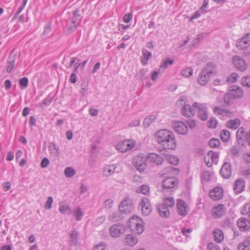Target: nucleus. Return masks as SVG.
<instances>
[{
  "label": "nucleus",
  "instance_id": "603ef678",
  "mask_svg": "<svg viewBox=\"0 0 250 250\" xmlns=\"http://www.w3.org/2000/svg\"><path fill=\"white\" fill-rule=\"evenodd\" d=\"M147 72V69H142L138 72V73L137 74V75L142 80H145L147 78V77L146 76V74Z\"/></svg>",
  "mask_w": 250,
  "mask_h": 250
},
{
  "label": "nucleus",
  "instance_id": "c85d7f7f",
  "mask_svg": "<svg viewBox=\"0 0 250 250\" xmlns=\"http://www.w3.org/2000/svg\"><path fill=\"white\" fill-rule=\"evenodd\" d=\"M48 150L50 154L54 157H57L59 154V148L56 146L54 143H49Z\"/></svg>",
  "mask_w": 250,
  "mask_h": 250
},
{
  "label": "nucleus",
  "instance_id": "b1692460",
  "mask_svg": "<svg viewBox=\"0 0 250 250\" xmlns=\"http://www.w3.org/2000/svg\"><path fill=\"white\" fill-rule=\"evenodd\" d=\"M245 187L244 180L242 178L239 179L235 182L233 189L236 193H240L244 189Z\"/></svg>",
  "mask_w": 250,
  "mask_h": 250
},
{
  "label": "nucleus",
  "instance_id": "a19ab883",
  "mask_svg": "<svg viewBox=\"0 0 250 250\" xmlns=\"http://www.w3.org/2000/svg\"><path fill=\"white\" fill-rule=\"evenodd\" d=\"M116 167L114 165L107 166L104 168V172L105 174L110 175L116 169Z\"/></svg>",
  "mask_w": 250,
  "mask_h": 250
},
{
  "label": "nucleus",
  "instance_id": "c756f323",
  "mask_svg": "<svg viewBox=\"0 0 250 250\" xmlns=\"http://www.w3.org/2000/svg\"><path fill=\"white\" fill-rule=\"evenodd\" d=\"M201 70L205 71L208 74L211 75L215 72V66L212 62H208L206 66L203 67Z\"/></svg>",
  "mask_w": 250,
  "mask_h": 250
},
{
  "label": "nucleus",
  "instance_id": "58836bf2",
  "mask_svg": "<svg viewBox=\"0 0 250 250\" xmlns=\"http://www.w3.org/2000/svg\"><path fill=\"white\" fill-rule=\"evenodd\" d=\"M220 137L223 142H226L230 138V132L227 130L224 129L220 133Z\"/></svg>",
  "mask_w": 250,
  "mask_h": 250
},
{
  "label": "nucleus",
  "instance_id": "f03ea898",
  "mask_svg": "<svg viewBox=\"0 0 250 250\" xmlns=\"http://www.w3.org/2000/svg\"><path fill=\"white\" fill-rule=\"evenodd\" d=\"M128 227L132 231H136L138 234H141L145 229L142 221L137 216H133L129 219Z\"/></svg>",
  "mask_w": 250,
  "mask_h": 250
},
{
  "label": "nucleus",
  "instance_id": "bb28decb",
  "mask_svg": "<svg viewBox=\"0 0 250 250\" xmlns=\"http://www.w3.org/2000/svg\"><path fill=\"white\" fill-rule=\"evenodd\" d=\"M214 240L218 243L221 242L224 240V234L222 230L215 229L213 231Z\"/></svg>",
  "mask_w": 250,
  "mask_h": 250
},
{
  "label": "nucleus",
  "instance_id": "49530a36",
  "mask_svg": "<svg viewBox=\"0 0 250 250\" xmlns=\"http://www.w3.org/2000/svg\"><path fill=\"white\" fill-rule=\"evenodd\" d=\"M241 82L243 86L250 88V76L247 75L243 77Z\"/></svg>",
  "mask_w": 250,
  "mask_h": 250
},
{
  "label": "nucleus",
  "instance_id": "e433bc0d",
  "mask_svg": "<svg viewBox=\"0 0 250 250\" xmlns=\"http://www.w3.org/2000/svg\"><path fill=\"white\" fill-rule=\"evenodd\" d=\"M238 250H250V241L245 240L240 243L237 247Z\"/></svg>",
  "mask_w": 250,
  "mask_h": 250
},
{
  "label": "nucleus",
  "instance_id": "864d4df0",
  "mask_svg": "<svg viewBox=\"0 0 250 250\" xmlns=\"http://www.w3.org/2000/svg\"><path fill=\"white\" fill-rule=\"evenodd\" d=\"M28 79L27 77H23L19 81V84L22 88H26L28 86Z\"/></svg>",
  "mask_w": 250,
  "mask_h": 250
},
{
  "label": "nucleus",
  "instance_id": "338daca9",
  "mask_svg": "<svg viewBox=\"0 0 250 250\" xmlns=\"http://www.w3.org/2000/svg\"><path fill=\"white\" fill-rule=\"evenodd\" d=\"M244 160L250 166V152H247L243 155Z\"/></svg>",
  "mask_w": 250,
  "mask_h": 250
},
{
  "label": "nucleus",
  "instance_id": "6ab92c4d",
  "mask_svg": "<svg viewBox=\"0 0 250 250\" xmlns=\"http://www.w3.org/2000/svg\"><path fill=\"white\" fill-rule=\"evenodd\" d=\"M210 75L208 74L207 72L204 71H201L197 77V81L199 84L205 86L209 81Z\"/></svg>",
  "mask_w": 250,
  "mask_h": 250
},
{
  "label": "nucleus",
  "instance_id": "39448f33",
  "mask_svg": "<svg viewBox=\"0 0 250 250\" xmlns=\"http://www.w3.org/2000/svg\"><path fill=\"white\" fill-rule=\"evenodd\" d=\"M135 145V142L132 140H126L118 143L116 146V149L121 152H125L132 149Z\"/></svg>",
  "mask_w": 250,
  "mask_h": 250
},
{
  "label": "nucleus",
  "instance_id": "dca6fc26",
  "mask_svg": "<svg viewBox=\"0 0 250 250\" xmlns=\"http://www.w3.org/2000/svg\"><path fill=\"white\" fill-rule=\"evenodd\" d=\"M226 213V208L223 204H219L212 209L211 215L214 218H220Z\"/></svg>",
  "mask_w": 250,
  "mask_h": 250
},
{
  "label": "nucleus",
  "instance_id": "4d7b16f0",
  "mask_svg": "<svg viewBox=\"0 0 250 250\" xmlns=\"http://www.w3.org/2000/svg\"><path fill=\"white\" fill-rule=\"evenodd\" d=\"M59 210L62 213H65L67 211H69V214L71 213V209L68 206L61 205L59 207Z\"/></svg>",
  "mask_w": 250,
  "mask_h": 250
},
{
  "label": "nucleus",
  "instance_id": "aec40b11",
  "mask_svg": "<svg viewBox=\"0 0 250 250\" xmlns=\"http://www.w3.org/2000/svg\"><path fill=\"white\" fill-rule=\"evenodd\" d=\"M223 195V189L220 187H215L209 192V196L210 198L215 201L221 199Z\"/></svg>",
  "mask_w": 250,
  "mask_h": 250
},
{
  "label": "nucleus",
  "instance_id": "0eeeda50",
  "mask_svg": "<svg viewBox=\"0 0 250 250\" xmlns=\"http://www.w3.org/2000/svg\"><path fill=\"white\" fill-rule=\"evenodd\" d=\"M232 62L235 67L240 71L243 72L247 69L248 65L245 61L239 56L233 57Z\"/></svg>",
  "mask_w": 250,
  "mask_h": 250
},
{
  "label": "nucleus",
  "instance_id": "9b49d317",
  "mask_svg": "<svg viewBox=\"0 0 250 250\" xmlns=\"http://www.w3.org/2000/svg\"><path fill=\"white\" fill-rule=\"evenodd\" d=\"M172 125L176 132L182 135H186L188 132L187 125L181 121H174Z\"/></svg>",
  "mask_w": 250,
  "mask_h": 250
},
{
  "label": "nucleus",
  "instance_id": "f257e3e1",
  "mask_svg": "<svg viewBox=\"0 0 250 250\" xmlns=\"http://www.w3.org/2000/svg\"><path fill=\"white\" fill-rule=\"evenodd\" d=\"M155 136L158 143L164 149H176L177 143L173 132L167 129H162L157 132Z\"/></svg>",
  "mask_w": 250,
  "mask_h": 250
},
{
  "label": "nucleus",
  "instance_id": "de8ad7c7",
  "mask_svg": "<svg viewBox=\"0 0 250 250\" xmlns=\"http://www.w3.org/2000/svg\"><path fill=\"white\" fill-rule=\"evenodd\" d=\"M220 144V140L218 139L212 138L209 142V146L212 148L217 147Z\"/></svg>",
  "mask_w": 250,
  "mask_h": 250
},
{
  "label": "nucleus",
  "instance_id": "7c9ffc66",
  "mask_svg": "<svg viewBox=\"0 0 250 250\" xmlns=\"http://www.w3.org/2000/svg\"><path fill=\"white\" fill-rule=\"evenodd\" d=\"M161 204L168 208L174 206L175 201L172 196H167L163 199V203Z\"/></svg>",
  "mask_w": 250,
  "mask_h": 250
},
{
  "label": "nucleus",
  "instance_id": "69168bd1",
  "mask_svg": "<svg viewBox=\"0 0 250 250\" xmlns=\"http://www.w3.org/2000/svg\"><path fill=\"white\" fill-rule=\"evenodd\" d=\"M106 247V244L104 243H101L98 245H96L93 250H104Z\"/></svg>",
  "mask_w": 250,
  "mask_h": 250
},
{
  "label": "nucleus",
  "instance_id": "c9c22d12",
  "mask_svg": "<svg viewBox=\"0 0 250 250\" xmlns=\"http://www.w3.org/2000/svg\"><path fill=\"white\" fill-rule=\"evenodd\" d=\"M156 119V117L154 115H151L147 117H146L143 123V125L145 127H148L150 124L154 121Z\"/></svg>",
  "mask_w": 250,
  "mask_h": 250
},
{
  "label": "nucleus",
  "instance_id": "393cba45",
  "mask_svg": "<svg viewBox=\"0 0 250 250\" xmlns=\"http://www.w3.org/2000/svg\"><path fill=\"white\" fill-rule=\"evenodd\" d=\"M143 56L141 58V63L145 65L148 63V61L152 56L151 53L146 49L142 50Z\"/></svg>",
  "mask_w": 250,
  "mask_h": 250
},
{
  "label": "nucleus",
  "instance_id": "8fccbe9b",
  "mask_svg": "<svg viewBox=\"0 0 250 250\" xmlns=\"http://www.w3.org/2000/svg\"><path fill=\"white\" fill-rule=\"evenodd\" d=\"M193 69L191 67H188L186 69H183L181 71L182 75L185 76L186 77H189L192 75Z\"/></svg>",
  "mask_w": 250,
  "mask_h": 250
},
{
  "label": "nucleus",
  "instance_id": "412c9836",
  "mask_svg": "<svg viewBox=\"0 0 250 250\" xmlns=\"http://www.w3.org/2000/svg\"><path fill=\"white\" fill-rule=\"evenodd\" d=\"M220 174L224 178L228 179L230 177L231 169L229 163L226 162L224 164L220 170Z\"/></svg>",
  "mask_w": 250,
  "mask_h": 250
},
{
  "label": "nucleus",
  "instance_id": "bf43d9fd",
  "mask_svg": "<svg viewBox=\"0 0 250 250\" xmlns=\"http://www.w3.org/2000/svg\"><path fill=\"white\" fill-rule=\"evenodd\" d=\"M186 125H188L190 129H193L195 127L196 125V123L194 120H188L186 122Z\"/></svg>",
  "mask_w": 250,
  "mask_h": 250
},
{
  "label": "nucleus",
  "instance_id": "ddd939ff",
  "mask_svg": "<svg viewBox=\"0 0 250 250\" xmlns=\"http://www.w3.org/2000/svg\"><path fill=\"white\" fill-rule=\"evenodd\" d=\"M236 45L239 50H243L248 47L250 45V33H247L237 41Z\"/></svg>",
  "mask_w": 250,
  "mask_h": 250
},
{
  "label": "nucleus",
  "instance_id": "1a4fd4ad",
  "mask_svg": "<svg viewBox=\"0 0 250 250\" xmlns=\"http://www.w3.org/2000/svg\"><path fill=\"white\" fill-rule=\"evenodd\" d=\"M214 114L217 115H220V118L222 120H225L228 118L232 117L235 116V112L231 111L228 109L220 108L218 106H216L213 109Z\"/></svg>",
  "mask_w": 250,
  "mask_h": 250
},
{
  "label": "nucleus",
  "instance_id": "ea45409f",
  "mask_svg": "<svg viewBox=\"0 0 250 250\" xmlns=\"http://www.w3.org/2000/svg\"><path fill=\"white\" fill-rule=\"evenodd\" d=\"M75 170L74 168L71 167H67L64 171V174L66 177L71 178L75 174Z\"/></svg>",
  "mask_w": 250,
  "mask_h": 250
},
{
  "label": "nucleus",
  "instance_id": "2eb2a0df",
  "mask_svg": "<svg viewBox=\"0 0 250 250\" xmlns=\"http://www.w3.org/2000/svg\"><path fill=\"white\" fill-rule=\"evenodd\" d=\"M133 208V205L128 199L124 200L119 206L120 211L125 214L130 213Z\"/></svg>",
  "mask_w": 250,
  "mask_h": 250
},
{
  "label": "nucleus",
  "instance_id": "5701e85b",
  "mask_svg": "<svg viewBox=\"0 0 250 250\" xmlns=\"http://www.w3.org/2000/svg\"><path fill=\"white\" fill-rule=\"evenodd\" d=\"M243 94V90L239 87L234 86L231 90L230 93L228 95H225L224 99H226L229 97V95H231L233 98H240L242 97Z\"/></svg>",
  "mask_w": 250,
  "mask_h": 250
},
{
  "label": "nucleus",
  "instance_id": "13d9d810",
  "mask_svg": "<svg viewBox=\"0 0 250 250\" xmlns=\"http://www.w3.org/2000/svg\"><path fill=\"white\" fill-rule=\"evenodd\" d=\"M139 193L146 194L149 191V188L146 185L142 186L140 188L137 190Z\"/></svg>",
  "mask_w": 250,
  "mask_h": 250
},
{
  "label": "nucleus",
  "instance_id": "774afa93",
  "mask_svg": "<svg viewBox=\"0 0 250 250\" xmlns=\"http://www.w3.org/2000/svg\"><path fill=\"white\" fill-rule=\"evenodd\" d=\"M208 247L209 249V250H220L219 247L213 243H210L208 245Z\"/></svg>",
  "mask_w": 250,
  "mask_h": 250
},
{
  "label": "nucleus",
  "instance_id": "4c0bfd02",
  "mask_svg": "<svg viewBox=\"0 0 250 250\" xmlns=\"http://www.w3.org/2000/svg\"><path fill=\"white\" fill-rule=\"evenodd\" d=\"M240 152V147L239 145L232 146L230 148V154L233 157H239Z\"/></svg>",
  "mask_w": 250,
  "mask_h": 250
},
{
  "label": "nucleus",
  "instance_id": "f3484780",
  "mask_svg": "<svg viewBox=\"0 0 250 250\" xmlns=\"http://www.w3.org/2000/svg\"><path fill=\"white\" fill-rule=\"evenodd\" d=\"M142 213L144 215H149L152 211V207L149 200L147 198H142L140 203Z\"/></svg>",
  "mask_w": 250,
  "mask_h": 250
},
{
  "label": "nucleus",
  "instance_id": "4468645a",
  "mask_svg": "<svg viewBox=\"0 0 250 250\" xmlns=\"http://www.w3.org/2000/svg\"><path fill=\"white\" fill-rule=\"evenodd\" d=\"M178 183V180L175 177L167 178L163 180V192H165L167 189L174 188Z\"/></svg>",
  "mask_w": 250,
  "mask_h": 250
},
{
  "label": "nucleus",
  "instance_id": "c03bdc74",
  "mask_svg": "<svg viewBox=\"0 0 250 250\" xmlns=\"http://www.w3.org/2000/svg\"><path fill=\"white\" fill-rule=\"evenodd\" d=\"M241 213L243 215L249 214V217L250 218V203L244 205L241 210Z\"/></svg>",
  "mask_w": 250,
  "mask_h": 250
},
{
  "label": "nucleus",
  "instance_id": "f8f14e48",
  "mask_svg": "<svg viewBox=\"0 0 250 250\" xmlns=\"http://www.w3.org/2000/svg\"><path fill=\"white\" fill-rule=\"evenodd\" d=\"M177 208L179 214L182 216H186L188 213L189 208L186 203L183 200H177Z\"/></svg>",
  "mask_w": 250,
  "mask_h": 250
},
{
  "label": "nucleus",
  "instance_id": "09e8293b",
  "mask_svg": "<svg viewBox=\"0 0 250 250\" xmlns=\"http://www.w3.org/2000/svg\"><path fill=\"white\" fill-rule=\"evenodd\" d=\"M210 173L208 171H204L201 175V180L202 182H208L210 179Z\"/></svg>",
  "mask_w": 250,
  "mask_h": 250
},
{
  "label": "nucleus",
  "instance_id": "052dcab7",
  "mask_svg": "<svg viewBox=\"0 0 250 250\" xmlns=\"http://www.w3.org/2000/svg\"><path fill=\"white\" fill-rule=\"evenodd\" d=\"M132 18V14L131 13H127L123 17V21L125 23H129Z\"/></svg>",
  "mask_w": 250,
  "mask_h": 250
},
{
  "label": "nucleus",
  "instance_id": "423d86ee",
  "mask_svg": "<svg viewBox=\"0 0 250 250\" xmlns=\"http://www.w3.org/2000/svg\"><path fill=\"white\" fill-rule=\"evenodd\" d=\"M192 107L198 112L199 118L203 121H206L208 119L207 107L205 104H201L195 102L192 104Z\"/></svg>",
  "mask_w": 250,
  "mask_h": 250
},
{
  "label": "nucleus",
  "instance_id": "72a5a7b5",
  "mask_svg": "<svg viewBox=\"0 0 250 250\" xmlns=\"http://www.w3.org/2000/svg\"><path fill=\"white\" fill-rule=\"evenodd\" d=\"M79 11L76 10L73 12V17L71 19V22L77 24V25L81 22L82 18L80 14H78Z\"/></svg>",
  "mask_w": 250,
  "mask_h": 250
},
{
  "label": "nucleus",
  "instance_id": "79ce46f5",
  "mask_svg": "<svg viewBox=\"0 0 250 250\" xmlns=\"http://www.w3.org/2000/svg\"><path fill=\"white\" fill-rule=\"evenodd\" d=\"M208 155L211 160V162L217 163L218 158L219 157V153L212 150H210L208 152Z\"/></svg>",
  "mask_w": 250,
  "mask_h": 250
},
{
  "label": "nucleus",
  "instance_id": "6e6552de",
  "mask_svg": "<svg viewBox=\"0 0 250 250\" xmlns=\"http://www.w3.org/2000/svg\"><path fill=\"white\" fill-rule=\"evenodd\" d=\"M146 159L147 162L157 166L162 165L164 162L163 158L156 153H148L146 156Z\"/></svg>",
  "mask_w": 250,
  "mask_h": 250
},
{
  "label": "nucleus",
  "instance_id": "f704fd0d",
  "mask_svg": "<svg viewBox=\"0 0 250 250\" xmlns=\"http://www.w3.org/2000/svg\"><path fill=\"white\" fill-rule=\"evenodd\" d=\"M88 90V81L84 80L81 84V89L80 90V94L82 96L85 95L86 92Z\"/></svg>",
  "mask_w": 250,
  "mask_h": 250
},
{
  "label": "nucleus",
  "instance_id": "680f3d73",
  "mask_svg": "<svg viewBox=\"0 0 250 250\" xmlns=\"http://www.w3.org/2000/svg\"><path fill=\"white\" fill-rule=\"evenodd\" d=\"M53 202V198L51 197H49L46 202L44 206V208L46 209H49L51 208L52 204Z\"/></svg>",
  "mask_w": 250,
  "mask_h": 250
},
{
  "label": "nucleus",
  "instance_id": "cd10ccee",
  "mask_svg": "<svg viewBox=\"0 0 250 250\" xmlns=\"http://www.w3.org/2000/svg\"><path fill=\"white\" fill-rule=\"evenodd\" d=\"M240 125V121L238 118L234 120H229L227 123V126L229 128L236 129L239 127Z\"/></svg>",
  "mask_w": 250,
  "mask_h": 250
},
{
  "label": "nucleus",
  "instance_id": "6e6d98bb",
  "mask_svg": "<svg viewBox=\"0 0 250 250\" xmlns=\"http://www.w3.org/2000/svg\"><path fill=\"white\" fill-rule=\"evenodd\" d=\"M51 23L48 22L47 24H46L44 26L42 35L43 36H48L51 31Z\"/></svg>",
  "mask_w": 250,
  "mask_h": 250
},
{
  "label": "nucleus",
  "instance_id": "4be33fe9",
  "mask_svg": "<svg viewBox=\"0 0 250 250\" xmlns=\"http://www.w3.org/2000/svg\"><path fill=\"white\" fill-rule=\"evenodd\" d=\"M237 225L240 230L245 231L250 229V221L245 218L239 219Z\"/></svg>",
  "mask_w": 250,
  "mask_h": 250
},
{
  "label": "nucleus",
  "instance_id": "37998d69",
  "mask_svg": "<svg viewBox=\"0 0 250 250\" xmlns=\"http://www.w3.org/2000/svg\"><path fill=\"white\" fill-rule=\"evenodd\" d=\"M167 160L169 164L174 166L179 164V159L175 155H170L167 157Z\"/></svg>",
  "mask_w": 250,
  "mask_h": 250
},
{
  "label": "nucleus",
  "instance_id": "e2e57ef3",
  "mask_svg": "<svg viewBox=\"0 0 250 250\" xmlns=\"http://www.w3.org/2000/svg\"><path fill=\"white\" fill-rule=\"evenodd\" d=\"M173 63V61L172 60L167 59L165 60L164 63L161 65V67L163 69H166L168 65H172Z\"/></svg>",
  "mask_w": 250,
  "mask_h": 250
},
{
  "label": "nucleus",
  "instance_id": "7ed1b4c3",
  "mask_svg": "<svg viewBox=\"0 0 250 250\" xmlns=\"http://www.w3.org/2000/svg\"><path fill=\"white\" fill-rule=\"evenodd\" d=\"M126 227L121 224L112 225L109 229V235L113 238H118L126 231Z\"/></svg>",
  "mask_w": 250,
  "mask_h": 250
},
{
  "label": "nucleus",
  "instance_id": "3c124183",
  "mask_svg": "<svg viewBox=\"0 0 250 250\" xmlns=\"http://www.w3.org/2000/svg\"><path fill=\"white\" fill-rule=\"evenodd\" d=\"M238 78V75L233 73L227 78V81L229 83H235L237 81Z\"/></svg>",
  "mask_w": 250,
  "mask_h": 250
},
{
  "label": "nucleus",
  "instance_id": "473e14b6",
  "mask_svg": "<svg viewBox=\"0 0 250 250\" xmlns=\"http://www.w3.org/2000/svg\"><path fill=\"white\" fill-rule=\"evenodd\" d=\"M8 66L6 69L7 73H10L12 70L15 65V58L14 56H10L7 60Z\"/></svg>",
  "mask_w": 250,
  "mask_h": 250
},
{
  "label": "nucleus",
  "instance_id": "a878e982",
  "mask_svg": "<svg viewBox=\"0 0 250 250\" xmlns=\"http://www.w3.org/2000/svg\"><path fill=\"white\" fill-rule=\"evenodd\" d=\"M158 211L160 215L163 218H167L170 215V211L168 208L162 204L158 206Z\"/></svg>",
  "mask_w": 250,
  "mask_h": 250
},
{
  "label": "nucleus",
  "instance_id": "20e7f679",
  "mask_svg": "<svg viewBox=\"0 0 250 250\" xmlns=\"http://www.w3.org/2000/svg\"><path fill=\"white\" fill-rule=\"evenodd\" d=\"M146 156L143 154H140L134 156L133 159V164L134 167L140 172L144 171L146 167Z\"/></svg>",
  "mask_w": 250,
  "mask_h": 250
},
{
  "label": "nucleus",
  "instance_id": "a18cd8bd",
  "mask_svg": "<svg viewBox=\"0 0 250 250\" xmlns=\"http://www.w3.org/2000/svg\"><path fill=\"white\" fill-rule=\"evenodd\" d=\"M74 215L75 216V219L77 221H80L82 219L83 216V213L81 209L79 207H78Z\"/></svg>",
  "mask_w": 250,
  "mask_h": 250
},
{
  "label": "nucleus",
  "instance_id": "9d476101",
  "mask_svg": "<svg viewBox=\"0 0 250 250\" xmlns=\"http://www.w3.org/2000/svg\"><path fill=\"white\" fill-rule=\"evenodd\" d=\"M177 104L180 105L184 104L181 112L182 114L187 117H193L195 114L194 110L191 108V107L188 104H185V102L184 99H181L177 102Z\"/></svg>",
  "mask_w": 250,
  "mask_h": 250
},
{
  "label": "nucleus",
  "instance_id": "a211bd4d",
  "mask_svg": "<svg viewBox=\"0 0 250 250\" xmlns=\"http://www.w3.org/2000/svg\"><path fill=\"white\" fill-rule=\"evenodd\" d=\"M123 242L126 246L133 247L137 244L138 238L131 234H125L124 235Z\"/></svg>",
  "mask_w": 250,
  "mask_h": 250
},
{
  "label": "nucleus",
  "instance_id": "2f4dec72",
  "mask_svg": "<svg viewBox=\"0 0 250 250\" xmlns=\"http://www.w3.org/2000/svg\"><path fill=\"white\" fill-rule=\"evenodd\" d=\"M70 237L71 238L70 245L76 246L77 244L79 236V232L76 229L72 230L70 234Z\"/></svg>",
  "mask_w": 250,
  "mask_h": 250
},
{
  "label": "nucleus",
  "instance_id": "0e129e2a",
  "mask_svg": "<svg viewBox=\"0 0 250 250\" xmlns=\"http://www.w3.org/2000/svg\"><path fill=\"white\" fill-rule=\"evenodd\" d=\"M209 127L215 128L217 125V121L215 118H211L208 122Z\"/></svg>",
  "mask_w": 250,
  "mask_h": 250
},
{
  "label": "nucleus",
  "instance_id": "5fc2aeb1",
  "mask_svg": "<svg viewBox=\"0 0 250 250\" xmlns=\"http://www.w3.org/2000/svg\"><path fill=\"white\" fill-rule=\"evenodd\" d=\"M77 24L72 22H70L69 25H68V28L66 30V33L67 34H69L77 28Z\"/></svg>",
  "mask_w": 250,
  "mask_h": 250
}]
</instances>
